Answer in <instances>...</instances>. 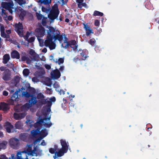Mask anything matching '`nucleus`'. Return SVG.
Here are the masks:
<instances>
[{"mask_svg":"<svg viewBox=\"0 0 159 159\" xmlns=\"http://www.w3.org/2000/svg\"><path fill=\"white\" fill-rule=\"evenodd\" d=\"M61 46V47L65 49L67 48L68 47L70 46L72 48L74 51L76 50L78 47V45L76 43V41L75 40L68 41L67 44H65V45H63V44H62Z\"/></svg>","mask_w":159,"mask_h":159,"instance_id":"nucleus-6","label":"nucleus"},{"mask_svg":"<svg viewBox=\"0 0 159 159\" xmlns=\"http://www.w3.org/2000/svg\"><path fill=\"white\" fill-rule=\"evenodd\" d=\"M28 57H26L25 56H23L21 57V59L22 61H26Z\"/></svg>","mask_w":159,"mask_h":159,"instance_id":"nucleus-54","label":"nucleus"},{"mask_svg":"<svg viewBox=\"0 0 159 159\" xmlns=\"http://www.w3.org/2000/svg\"><path fill=\"white\" fill-rule=\"evenodd\" d=\"M64 62V58H60L58 59V61L57 62L59 65H60L61 64H62Z\"/></svg>","mask_w":159,"mask_h":159,"instance_id":"nucleus-46","label":"nucleus"},{"mask_svg":"<svg viewBox=\"0 0 159 159\" xmlns=\"http://www.w3.org/2000/svg\"><path fill=\"white\" fill-rule=\"evenodd\" d=\"M8 93L6 91H4L3 92V95L5 96H7L8 95Z\"/></svg>","mask_w":159,"mask_h":159,"instance_id":"nucleus-62","label":"nucleus"},{"mask_svg":"<svg viewBox=\"0 0 159 159\" xmlns=\"http://www.w3.org/2000/svg\"><path fill=\"white\" fill-rule=\"evenodd\" d=\"M29 93L27 92H24L23 93V95L26 98L31 97L32 95H35L36 93L35 89L34 88H31L29 89Z\"/></svg>","mask_w":159,"mask_h":159,"instance_id":"nucleus-12","label":"nucleus"},{"mask_svg":"<svg viewBox=\"0 0 159 159\" xmlns=\"http://www.w3.org/2000/svg\"><path fill=\"white\" fill-rule=\"evenodd\" d=\"M13 116L14 119L16 120H19L25 117V114L24 113H15L14 114Z\"/></svg>","mask_w":159,"mask_h":159,"instance_id":"nucleus-17","label":"nucleus"},{"mask_svg":"<svg viewBox=\"0 0 159 159\" xmlns=\"http://www.w3.org/2000/svg\"><path fill=\"white\" fill-rule=\"evenodd\" d=\"M15 31H18L20 30H22L23 29V26L22 23L20 22L18 24H16L15 25Z\"/></svg>","mask_w":159,"mask_h":159,"instance_id":"nucleus-24","label":"nucleus"},{"mask_svg":"<svg viewBox=\"0 0 159 159\" xmlns=\"http://www.w3.org/2000/svg\"><path fill=\"white\" fill-rule=\"evenodd\" d=\"M67 152L65 151H63L62 149H61L57 152H56L55 153V155L56 154H57V157H61L65 153H66Z\"/></svg>","mask_w":159,"mask_h":159,"instance_id":"nucleus-30","label":"nucleus"},{"mask_svg":"<svg viewBox=\"0 0 159 159\" xmlns=\"http://www.w3.org/2000/svg\"><path fill=\"white\" fill-rule=\"evenodd\" d=\"M47 19V18L45 17H43V19L42 20V25H43L44 26H45L46 25Z\"/></svg>","mask_w":159,"mask_h":159,"instance_id":"nucleus-39","label":"nucleus"},{"mask_svg":"<svg viewBox=\"0 0 159 159\" xmlns=\"http://www.w3.org/2000/svg\"><path fill=\"white\" fill-rule=\"evenodd\" d=\"M51 8L49 5L48 8H46L43 6H42V11L46 13L49 12Z\"/></svg>","mask_w":159,"mask_h":159,"instance_id":"nucleus-31","label":"nucleus"},{"mask_svg":"<svg viewBox=\"0 0 159 159\" xmlns=\"http://www.w3.org/2000/svg\"><path fill=\"white\" fill-rule=\"evenodd\" d=\"M53 87L57 89L59 87V85L55 83L53 84Z\"/></svg>","mask_w":159,"mask_h":159,"instance_id":"nucleus-63","label":"nucleus"},{"mask_svg":"<svg viewBox=\"0 0 159 159\" xmlns=\"http://www.w3.org/2000/svg\"><path fill=\"white\" fill-rule=\"evenodd\" d=\"M6 34H7L5 33V31L1 33V36L3 38H4Z\"/></svg>","mask_w":159,"mask_h":159,"instance_id":"nucleus-56","label":"nucleus"},{"mask_svg":"<svg viewBox=\"0 0 159 159\" xmlns=\"http://www.w3.org/2000/svg\"><path fill=\"white\" fill-rule=\"evenodd\" d=\"M26 14V13L25 11L24 10L21 11L20 14L19 15V17L20 19L21 20H24L25 16Z\"/></svg>","mask_w":159,"mask_h":159,"instance_id":"nucleus-27","label":"nucleus"},{"mask_svg":"<svg viewBox=\"0 0 159 159\" xmlns=\"http://www.w3.org/2000/svg\"><path fill=\"white\" fill-rule=\"evenodd\" d=\"M56 100V99L54 97H51L50 98H47L46 99L42 100L41 102L42 105L41 106L46 104L43 108L47 112H49L51 111V108L52 104V102H54Z\"/></svg>","mask_w":159,"mask_h":159,"instance_id":"nucleus-3","label":"nucleus"},{"mask_svg":"<svg viewBox=\"0 0 159 159\" xmlns=\"http://www.w3.org/2000/svg\"><path fill=\"white\" fill-rule=\"evenodd\" d=\"M7 144V142L5 141H0V150L6 149Z\"/></svg>","mask_w":159,"mask_h":159,"instance_id":"nucleus-26","label":"nucleus"},{"mask_svg":"<svg viewBox=\"0 0 159 159\" xmlns=\"http://www.w3.org/2000/svg\"><path fill=\"white\" fill-rule=\"evenodd\" d=\"M36 15L37 17V18L38 20H41L44 17L42 14L37 12L36 13Z\"/></svg>","mask_w":159,"mask_h":159,"instance_id":"nucleus-38","label":"nucleus"},{"mask_svg":"<svg viewBox=\"0 0 159 159\" xmlns=\"http://www.w3.org/2000/svg\"><path fill=\"white\" fill-rule=\"evenodd\" d=\"M84 25V28L85 29L87 36H89L91 34L93 33V30L91 29L90 26L88 25V24L83 23Z\"/></svg>","mask_w":159,"mask_h":159,"instance_id":"nucleus-14","label":"nucleus"},{"mask_svg":"<svg viewBox=\"0 0 159 159\" xmlns=\"http://www.w3.org/2000/svg\"><path fill=\"white\" fill-rule=\"evenodd\" d=\"M34 153V151L32 150V147L31 145H29L28 146L26 150H25L24 151L21 152H18L17 154V159H22L20 157H21V155H23L24 156L27 155V154L28 155H32Z\"/></svg>","mask_w":159,"mask_h":159,"instance_id":"nucleus-4","label":"nucleus"},{"mask_svg":"<svg viewBox=\"0 0 159 159\" xmlns=\"http://www.w3.org/2000/svg\"><path fill=\"white\" fill-rule=\"evenodd\" d=\"M43 125L46 127L49 128L52 126V124L51 122L49 123H44Z\"/></svg>","mask_w":159,"mask_h":159,"instance_id":"nucleus-44","label":"nucleus"},{"mask_svg":"<svg viewBox=\"0 0 159 159\" xmlns=\"http://www.w3.org/2000/svg\"><path fill=\"white\" fill-rule=\"evenodd\" d=\"M26 63L28 64H30V63H31V61L28 57L27 59L26 60Z\"/></svg>","mask_w":159,"mask_h":159,"instance_id":"nucleus-64","label":"nucleus"},{"mask_svg":"<svg viewBox=\"0 0 159 159\" xmlns=\"http://www.w3.org/2000/svg\"><path fill=\"white\" fill-rule=\"evenodd\" d=\"M10 59V56L8 54H6L3 56V63L6 64L7 63Z\"/></svg>","mask_w":159,"mask_h":159,"instance_id":"nucleus-23","label":"nucleus"},{"mask_svg":"<svg viewBox=\"0 0 159 159\" xmlns=\"http://www.w3.org/2000/svg\"><path fill=\"white\" fill-rule=\"evenodd\" d=\"M19 139H20L25 141L26 140L27 137L24 134H21L19 136Z\"/></svg>","mask_w":159,"mask_h":159,"instance_id":"nucleus-34","label":"nucleus"},{"mask_svg":"<svg viewBox=\"0 0 159 159\" xmlns=\"http://www.w3.org/2000/svg\"><path fill=\"white\" fill-rule=\"evenodd\" d=\"M23 74L24 76H28L30 74L29 70L28 69H25L23 70Z\"/></svg>","mask_w":159,"mask_h":159,"instance_id":"nucleus-35","label":"nucleus"},{"mask_svg":"<svg viewBox=\"0 0 159 159\" xmlns=\"http://www.w3.org/2000/svg\"><path fill=\"white\" fill-rule=\"evenodd\" d=\"M40 130L39 129H37L36 130H33L31 131V133L33 137H35L39 134Z\"/></svg>","mask_w":159,"mask_h":159,"instance_id":"nucleus-28","label":"nucleus"},{"mask_svg":"<svg viewBox=\"0 0 159 159\" xmlns=\"http://www.w3.org/2000/svg\"><path fill=\"white\" fill-rule=\"evenodd\" d=\"M4 127L7 133H10L11 131L12 132H14V126L9 122L7 121L5 123Z\"/></svg>","mask_w":159,"mask_h":159,"instance_id":"nucleus-13","label":"nucleus"},{"mask_svg":"<svg viewBox=\"0 0 159 159\" xmlns=\"http://www.w3.org/2000/svg\"><path fill=\"white\" fill-rule=\"evenodd\" d=\"M36 53L34 50L31 49L30 52V54L32 56L35 55Z\"/></svg>","mask_w":159,"mask_h":159,"instance_id":"nucleus-52","label":"nucleus"},{"mask_svg":"<svg viewBox=\"0 0 159 159\" xmlns=\"http://www.w3.org/2000/svg\"><path fill=\"white\" fill-rule=\"evenodd\" d=\"M56 151V149L54 148H50L49 149V152L52 154L54 153Z\"/></svg>","mask_w":159,"mask_h":159,"instance_id":"nucleus-50","label":"nucleus"},{"mask_svg":"<svg viewBox=\"0 0 159 159\" xmlns=\"http://www.w3.org/2000/svg\"><path fill=\"white\" fill-rule=\"evenodd\" d=\"M1 104L2 105V110L4 111H6L10 108L8 104L4 102H1Z\"/></svg>","mask_w":159,"mask_h":159,"instance_id":"nucleus-22","label":"nucleus"},{"mask_svg":"<svg viewBox=\"0 0 159 159\" xmlns=\"http://www.w3.org/2000/svg\"><path fill=\"white\" fill-rule=\"evenodd\" d=\"M50 118H45L44 119H41L37 121V122L34 124V127L37 129H39V130L42 128V123H44V120H45L46 121L47 120H50Z\"/></svg>","mask_w":159,"mask_h":159,"instance_id":"nucleus-10","label":"nucleus"},{"mask_svg":"<svg viewBox=\"0 0 159 159\" xmlns=\"http://www.w3.org/2000/svg\"><path fill=\"white\" fill-rule=\"evenodd\" d=\"M46 93L47 94H51L52 93V89L46 88Z\"/></svg>","mask_w":159,"mask_h":159,"instance_id":"nucleus-42","label":"nucleus"},{"mask_svg":"<svg viewBox=\"0 0 159 159\" xmlns=\"http://www.w3.org/2000/svg\"><path fill=\"white\" fill-rule=\"evenodd\" d=\"M96 41L95 40L93 39H90L89 41V43L90 44L91 46H93L94 45V44L96 43Z\"/></svg>","mask_w":159,"mask_h":159,"instance_id":"nucleus-37","label":"nucleus"},{"mask_svg":"<svg viewBox=\"0 0 159 159\" xmlns=\"http://www.w3.org/2000/svg\"><path fill=\"white\" fill-rule=\"evenodd\" d=\"M103 15V13L97 11H95L93 14V15L94 16H102Z\"/></svg>","mask_w":159,"mask_h":159,"instance_id":"nucleus-33","label":"nucleus"},{"mask_svg":"<svg viewBox=\"0 0 159 159\" xmlns=\"http://www.w3.org/2000/svg\"><path fill=\"white\" fill-rule=\"evenodd\" d=\"M52 0H44V4H49L51 3Z\"/></svg>","mask_w":159,"mask_h":159,"instance_id":"nucleus-51","label":"nucleus"},{"mask_svg":"<svg viewBox=\"0 0 159 159\" xmlns=\"http://www.w3.org/2000/svg\"><path fill=\"white\" fill-rule=\"evenodd\" d=\"M35 38L34 37H31L28 40L29 43H31L34 41Z\"/></svg>","mask_w":159,"mask_h":159,"instance_id":"nucleus-47","label":"nucleus"},{"mask_svg":"<svg viewBox=\"0 0 159 159\" xmlns=\"http://www.w3.org/2000/svg\"><path fill=\"white\" fill-rule=\"evenodd\" d=\"M145 6L148 9L153 10V6L149 2H148L145 5Z\"/></svg>","mask_w":159,"mask_h":159,"instance_id":"nucleus-32","label":"nucleus"},{"mask_svg":"<svg viewBox=\"0 0 159 159\" xmlns=\"http://www.w3.org/2000/svg\"><path fill=\"white\" fill-rule=\"evenodd\" d=\"M38 102L37 98L35 95H32L28 100V102L32 106L36 105L37 103H38Z\"/></svg>","mask_w":159,"mask_h":159,"instance_id":"nucleus-18","label":"nucleus"},{"mask_svg":"<svg viewBox=\"0 0 159 159\" xmlns=\"http://www.w3.org/2000/svg\"><path fill=\"white\" fill-rule=\"evenodd\" d=\"M2 79L5 81H9L11 79V74L10 70L6 69L3 73Z\"/></svg>","mask_w":159,"mask_h":159,"instance_id":"nucleus-11","label":"nucleus"},{"mask_svg":"<svg viewBox=\"0 0 159 159\" xmlns=\"http://www.w3.org/2000/svg\"><path fill=\"white\" fill-rule=\"evenodd\" d=\"M18 4L21 6L24 3V0H14Z\"/></svg>","mask_w":159,"mask_h":159,"instance_id":"nucleus-43","label":"nucleus"},{"mask_svg":"<svg viewBox=\"0 0 159 159\" xmlns=\"http://www.w3.org/2000/svg\"><path fill=\"white\" fill-rule=\"evenodd\" d=\"M49 30L44 43L46 47H48L51 50L55 49L56 44L54 43L57 40L61 43L63 39V34H61L60 31L52 26H49Z\"/></svg>","mask_w":159,"mask_h":159,"instance_id":"nucleus-1","label":"nucleus"},{"mask_svg":"<svg viewBox=\"0 0 159 159\" xmlns=\"http://www.w3.org/2000/svg\"><path fill=\"white\" fill-rule=\"evenodd\" d=\"M37 99L40 100L38 102V105L39 106H41L42 105V104L41 103V102L42 100L43 99H46L47 98L44 99L45 96L43 95V94L41 93H40L37 94V97H36Z\"/></svg>","mask_w":159,"mask_h":159,"instance_id":"nucleus-19","label":"nucleus"},{"mask_svg":"<svg viewBox=\"0 0 159 159\" xmlns=\"http://www.w3.org/2000/svg\"><path fill=\"white\" fill-rule=\"evenodd\" d=\"M18 35L20 37H22L23 35V32L22 30H20L18 31H16Z\"/></svg>","mask_w":159,"mask_h":159,"instance_id":"nucleus-41","label":"nucleus"},{"mask_svg":"<svg viewBox=\"0 0 159 159\" xmlns=\"http://www.w3.org/2000/svg\"><path fill=\"white\" fill-rule=\"evenodd\" d=\"M94 25L97 27H99L100 25V21L98 20H95L94 21Z\"/></svg>","mask_w":159,"mask_h":159,"instance_id":"nucleus-48","label":"nucleus"},{"mask_svg":"<svg viewBox=\"0 0 159 159\" xmlns=\"http://www.w3.org/2000/svg\"><path fill=\"white\" fill-rule=\"evenodd\" d=\"M17 156L16 155V157H15V155L14 154H13L11 155V158L10 159H17Z\"/></svg>","mask_w":159,"mask_h":159,"instance_id":"nucleus-61","label":"nucleus"},{"mask_svg":"<svg viewBox=\"0 0 159 159\" xmlns=\"http://www.w3.org/2000/svg\"><path fill=\"white\" fill-rule=\"evenodd\" d=\"M63 36L64 37V40L63 44V45H65V44H67L68 42V39L67 37H66V35L65 34H64Z\"/></svg>","mask_w":159,"mask_h":159,"instance_id":"nucleus-40","label":"nucleus"},{"mask_svg":"<svg viewBox=\"0 0 159 159\" xmlns=\"http://www.w3.org/2000/svg\"><path fill=\"white\" fill-rule=\"evenodd\" d=\"M45 32V28L42 26L36 28L35 31L36 36L38 38L43 37Z\"/></svg>","mask_w":159,"mask_h":159,"instance_id":"nucleus-8","label":"nucleus"},{"mask_svg":"<svg viewBox=\"0 0 159 159\" xmlns=\"http://www.w3.org/2000/svg\"><path fill=\"white\" fill-rule=\"evenodd\" d=\"M12 4L8 2H4L2 3V7L3 8L7 9V10L11 7Z\"/></svg>","mask_w":159,"mask_h":159,"instance_id":"nucleus-25","label":"nucleus"},{"mask_svg":"<svg viewBox=\"0 0 159 159\" xmlns=\"http://www.w3.org/2000/svg\"><path fill=\"white\" fill-rule=\"evenodd\" d=\"M52 77L54 79H57L59 78L61 76V74L59 70L56 69L53 71L52 73L51 74Z\"/></svg>","mask_w":159,"mask_h":159,"instance_id":"nucleus-15","label":"nucleus"},{"mask_svg":"<svg viewBox=\"0 0 159 159\" xmlns=\"http://www.w3.org/2000/svg\"><path fill=\"white\" fill-rule=\"evenodd\" d=\"M6 67L3 66H2L0 67V70L1 71H5V70H6Z\"/></svg>","mask_w":159,"mask_h":159,"instance_id":"nucleus-57","label":"nucleus"},{"mask_svg":"<svg viewBox=\"0 0 159 159\" xmlns=\"http://www.w3.org/2000/svg\"><path fill=\"white\" fill-rule=\"evenodd\" d=\"M18 91H16L15 92L13 93L11 97V99L8 101V103L11 105H14V101H19L18 98Z\"/></svg>","mask_w":159,"mask_h":159,"instance_id":"nucleus-9","label":"nucleus"},{"mask_svg":"<svg viewBox=\"0 0 159 159\" xmlns=\"http://www.w3.org/2000/svg\"><path fill=\"white\" fill-rule=\"evenodd\" d=\"M15 126L16 129H20L22 127V125L20 121H18L15 125Z\"/></svg>","mask_w":159,"mask_h":159,"instance_id":"nucleus-29","label":"nucleus"},{"mask_svg":"<svg viewBox=\"0 0 159 159\" xmlns=\"http://www.w3.org/2000/svg\"><path fill=\"white\" fill-rule=\"evenodd\" d=\"M39 43L40 46L41 47H42L43 46V43L44 42V41L43 39H39Z\"/></svg>","mask_w":159,"mask_h":159,"instance_id":"nucleus-45","label":"nucleus"},{"mask_svg":"<svg viewBox=\"0 0 159 159\" xmlns=\"http://www.w3.org/2000/svg\"><path fill=\"white\" fill-rule=\"evenodd\" d=\"M59 13L58 5L57 3L55 4L50 10L49 13L48 15V17L51 22H53L58 17Z\"/></svg>","mask_w":159,"mask_h":159,"instance_id":"nucleus-2","label":"nucleus"},{"mask_svg":"<svg viewBox=\"0 0 159 159\" xmlns=\"http://www.w3.org/2000/svg\"><path fill=\"white\" fill-rule=\"evenodd\" d=\"M39 134L41 137L38 139V140L39 141L43 138L45 137L48 135V132L46 129H42L41 131H40Z\"/></svg>","mask_w":159,"mask_h":159,"instance_id":"nucleus-20","label":"nucleus"},{"mask_svg":"<svg viewBox=\"0 0 159 159\" xmlns=\"http://www.w3.org/2000/svg\"><path fill=\"white\" fill-rule=\"evenodd\" d=\"M34 61H38L39 60V55L36 54L35 55L32 56Z\"/></svg>","mask_w":159,"mask_h":159,"instance_id":"nucleus-49","label":"nucleus"},{"mask_svg":"<svg viewBox=\"0 0 159 159\" xmlns=\"http://www.w3.org/2000/svg\"><path fill=\"white\" fill-rule=\"evenodd\" d=\"M1 159H8V158L4 155H2L1 156Z\"/></svg>","mask_w":159,"mask_h":159,"instance_id":"nucleus-58","label":"nucleus"},{"mask_svg":"<svg viewBox=\"0 0 159 159\" xmlns=\"http://www.w3.org/2000/svg\"><path fill=\"white\" fill-rule=\"evenodd\" d=\"M60 141L62 147L61 149H62L63 151H65L67 152L69 146L68 143H67L65 140L62 139Z\"/></svg>","mask_w":159,"mask_h":159,"instance_id":"nucleus-16","label":"nucleus"},{"mask_svg":"<svg viewBox=\"0 0 159 159\" xmlns=\"http://www.w3.org/2000/svg\"><path fill=\"white\" fill-rule=\"evenodd\" d=\"M45 68L48 70H50L51 68V66L50 65L48 64H46L45 65Z\"/></svg>","mask_w":159,"mask_h":159,"instance_id":"nucleus-55","label":"nucleus"},{"mask_svg":"<svg viewBox=\"0 0 159 159\" xmlns=\"http://www.w3.org/2000/svg\"><path fill=\"white\" fill-rule=\"evenodd\" d=\"M78 56L79 57H80V58H79V57H78L75 58H74V61L76 60V61L80 60V59L82 60H85L86 58L89 57L87 55L88 54V52L86 49H79L78 51Z\"/></svg>","mask_w":159,"mask_h":159,"instance_id":"nucleus-5","label":"nucleus"},{"mask_svg":"<svg viewBox=\"0 0 159 159\" xmlns=\"http://www.w3.org/2000/svg\"><path fill=\"white\" fill-rule=\"evenodd\" d=\"M32 105L29 102L26 103L24 105H23V108L26 110L29 109L31 107Z\"/></svg>","mask_w":159,"mask_h":159,"instance_id":"nucleus-36","label":"nucleus"},{"mask_svg":"<svg viewBox=\"0 0 159 159\" xmlns=\"http://www.w3.org/2000/svg\"><path fill=\"white\" fill-rule=\"evenodd\" d=\"M32 81L34 82H38L39 80L37 77H34L32 78Z\"/></svg>","mask_w":159,"mask_h":159,"instance_id":"nucleus-53","label":"nucleus"},{"mask_svg":"<svg viewBox=\"0 0 159 159\" xmlns=\"http://www.w3.org/2000/svg\"><path fill=\"white\" fill-rule=\"evenodd\" d=\"M9 144L11 148L15 149H18L20 144L19 139L15 138L10 139L9 141Z\"/></svg>","mask_w":159,"mask_h":159,"instance_id":"nucleus-7","label":"nucleus"},{"mask_svg":"<svg viewBox=\"0 0 159 159\" xmlns=\"http://www.w3.org/2000/svg\"><path fill=\"white\" fill-rule=\"evenodd\" d=\"M0 30L1 33L5 31V28L3 26H1L0 28Z\"/></svg>","mask_w":159,"mask_h":159,"instance_id":"nucleus-59","label":"nucleus"},{"mask_svg":"<svg viewBox=\"0 0 159 159\" xmlns=\"http://www.w3.org/2000/svg\"><path fill=\"white\" fill-rule=\"evenodd\" d=\"M11 57L12 58L19 59L20 55L19 52L16 50H14L11 53Z\"/></svg>","mask_w":159,"mask_h":159,"instance_id":"nucleus-21","label":"nucleus"},{"mask_svg":"<svg viewBox=\"0 0 159 159\" xmlns=\"http://www.w3.org/2000/svg\"><path fill=\"white\" fill-rule=\"evenodd\" d=\"M2 14H3L4 15H6L7 16V13L6 12V11L5 10L2 9Z\"/></svg>","mask_w":159,"mask_h":159,"instance_id":"nucleus-60","label":"nucleus"}]
</instances>
